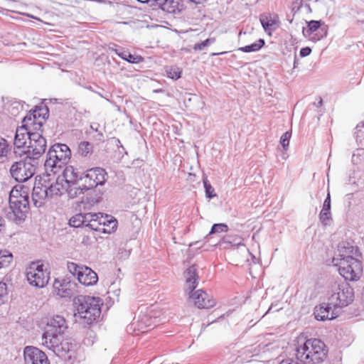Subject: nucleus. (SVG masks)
<instances>
[{"label": "nucleus", "mask_w": 364, "mask_h": 364, "mask_svg": "<svg viewBox=\"0 0 364 364\" xmlns=\"http://www.w3.org/2000/svg\"><path fill=\"white\" fill-rule=\"evenodd\" d=\"M23 355L26 364H50L45 353L33 346H26Z\"/></svg>", "instance_id": "nucleus-12"}, {"label": "nucleus", "mask_w": 364, "mask_h": 364, "mask_svg": "<svg viewBox=\"0 0 364 364\" xmlns=\"http://www.w3.org/2000/svg\"><path fill=\"white\" fill-rule=\"evenodd\" d=\"M13 259V255L9 250L0 251V268L7 267Z\"/></svg>", "instance_id": "nucleus-33"}, {"label": "nucleus", "mask_w": 364, "mask_h": 364, "mask_svg": "<svg viewBox=\"0 0 364 364\" xmlns=\"http://www.w3.org/2000/svg\"><path fill=\"white\" fill-rule=\"evenodd\" d=\"M215 42V38H209L201 43L195 44L193 46V49L195 50H202L205 48L209 46L210 45L214 43Z\"/></svg>", "instance_id": "nucleus-41"}, {"label": "nucleus", "mask_w": 364, "mask_h": 364, "mask_svg": "<svg viewBox=\"0 0 364 364\" xmlns=\"http://www.w3.org/2000/svg\"><path fill=\"white\" fill-rule=\"evenodd\" d=\"M107 178V173L105 170L100 167H95L87 170L83 176L80 175V181L84 183L86 190H90L97 186L105 184Z\"/></svg>", "instance_id": "nucleus-9"}, {"label": "nucleus", "mask_w": 364, "mask_h": 364, "mask_svg": "<svg viewBox=\"0 0 364 364\" xmlns=\"http://www.w3.org/2000/svg\"><path fill=\"white\" fill-rule=\"evenodd\" d=\"M4 219L0 216V232L4 230Z\"/></svg>", "instance_id": "nucleus-50"}, {"label": "nucleus", "mask_w": 364, "mask_h": 364, "mask_svg": "<svg viewBox=\"0 0 364 364\" xmlns=\"http://www.w3.org/2000/svg\"><path fill=\"white\" fill-rule=\"evenodd\" d=\"M137 1L141 3H144V4L151 1V0H137Z\"/></svg>", "instance_id": "nucleus-55"}, {"label": "nucleus", "mask_w": 364, "mask_h": 364, "mask_svg": "<svg viewBox=\"0 0 364 364\" xmlns=\"http://www.w3.org/2000/svg\"><path fill=\"white\" fill-rule=\"evenodd\" d=\"M260 21L264 29L267 31H273L276 28V21L270 16H261Z\"/></svg>", "instance_id": "nucleus-32"}, {"label": "nucleus", "mask_w": 364, "mask_h": 364, "mask_svg": "<svg viewBox=\"0 0 364 364\" xmlns=\"http://www.w3.org/2000/svg\"><path fill=\"white\" fill-rule=\"evenodd\" d=\"M331 219V196L328 193L327 196L323 202L322 210L319 214V220L323 225H327L328 221Z\"/></svg>", "instance_id": "nucleus-26"}, {"label": "nucleus", "mask_w": 364, "mask_h": 364, "mask_svg": "<svg viewBox=\"0 0 364 364\" xmlns=\"http://www.w3.org/2000/svg\"><path fill=\"white\" fill-rule=\"evenodd\" d=\"M153 319L146 315L139 316L136 321L132 323L130 328L134 331H137L139 333H146L151 329H153L154 325L152 323Z\"/></svg>", "instance_id": "nucleus-18"}, {"label": "nucleus", "mask_w": 364, "mask_h": 364, "mask_svg": "<svg viewBox=\"0 0 364 364\" xmlns=\"http://www.w3.org/2000/svg\"><path fill=\"white\" fill-rule=\"evenodd\" d=\"M311 49L309 47L302 48L300 50L299 54L301 57H306L310 55Z\"/></svg>", "instance_id": "nucleus-47"}, {"label": "nucleus", "mask_w": 364, "mask_h": 364, "mask_svg": "<svg viewBox=\"0 0 364 364\" xmlns=\"http://www.w3.org/2000/svg\"><path fill=\"white\" fill-rule=\"evenodd\" d=\"M163 10L167 11L168 13H176L178 11V2L175 0H167L161 6Z\"/></svg>", "instance_id": "nucleus-35"}, {"label": "nucleus", "mask_w": 364, "mask_h": 364, "mask_svg": "<svg viewBox=\"0 0 364 364\" xmlns=\"http://www.w3.org/2000/svg\"><path fill=\"white\" fill-rule=\"evenodd\" d=\"M47 146L46 139L38 132H33L29 135V144L27 152L31 154L34 160L38 159L46 151Z\"/></svg>", "instance_id": "nucleus-10"}, {"label": "nucleus", "mask_w": 364, "mask_h": 364, "mask_svg": "<svg viewBox=\"0 0 364 364\" xmlns=\"http://www.w3.org/2000/svg\"><path fill=\"white\" fill-rule=\"evenodd\" d=\"M38 124L39 126H42V123H41V122H38Z\"/></svg>", "instance_id": "nucleus-59"}, {"label": "nucleus", "mask_w": 364, "mask_h": 364, "mask_svg": "<svg viewBox=\"0 0 364 364\" xmlns=\"http://www.w3.org/2000/svg\"><path fill=\"white\" fill-rule=\"evenodd\" d=\"M332 291L328 301L335 309L347 306L354 300L353 289L347 282L337 284Z\"/></svg>", "instance_id": "nucleus-6"}, {"label": "nucleus", "mask_w": 364, "mask_h": 364, "mask_svg": "<svg viewBox=\"0 0 364 364\" xmlns=\"http://www.w3.org/2000/svg\"><path fill=\"white\" fill-rule=\"evenodd\" d=\"M228 231V226L225 223H216L214 224L209 232V235L220 233V232H226Z\"/></svg>", "instance_id": "nucleus-38"}, {"label": "nucleus", "mask_w": 364, "mask_h": 364, "mask_svg": "<svg viewBox=\"0 0 364 364\" xmlns=\"http://www.w3.org/2000/svg\"><path fill=\"white\" fill-rule=\"evenodd\" d=\"M291 136V132H286L282 135L280 138V143L284 149H287V148L289 146Z\"/></svg>", "instance_id": "nucleus-45"}, {"label": "nucleus", "mask_w": 364, "mask_h": 364, "mask_svg": "<svg viewBox=\"0 0 364 364\" xmlns=\"http://www.w3.org/2000/svg\"><path fill=\"white\" fill-rule=\"evenodd\" d=\"M68 326L65 318L60 316H53L48 322L47 328L45 332L49 334L62 335L66 331Z\"/></svg>", "instance_id": "nucleus-15"}, {"label": "nucleus", "mask_w": 364, "mask_h": 364, "mask_svg": "<svg viewBox=\"0 0 364 364\" xmlns=\"http://www.w3.org/2000/svg\"><path fill=\"white\" fill-rule=\"evenodd\" d=\"M87 200H88L87 201V203L90 205H93L94 204L97 203L98 202L97 200H95V199H92L90 201V199L89 198H87Z\"/></svg>", "instance_id": "nucleus-51"}, {"label": "nucleus", "mask_w": 364, "mask_h": 364, "mask_svg": "<svg viewBox=\"0 0 364 364\" xmlns=\"http://www.w3.org/2000/svg\"><path fill=\"white\" fill-rule=\"evenodd\" d=\"M128 52L127 51H122L120 53H118V55L122 58V59L125 60L127 59Z\"/></svg>", "instance_id": "nucleus-49"}, {"label": "nucleus", "mask_w": 364, "mask_h": 364, "mask_svg": "<svg viewBox=\"0 0 364 364\" xmlns=\"http://www.w3.org/2000/svg\"><path fill=\"white\" fill-rule=\"evenodd\" d=\"M264 41L260 38L250 45L240 48L239 50L244 53L256 52L261 49L264 46Z\"/></svg>", "instance_id": "nucleus-31"}, {"label": "nucleus", "mask_w": 364, "mask_h": 364, "mask_svg": "<svg viewBox=\"0 0 364 364\" xmlns=\"http://www.w3.org/2000/svg\"><path fill=\"white\" fill-rule=\"evenodd\" d=\"M36 161L31 156L14 162L10 168V173L16 181L26 182L36 173Z\"/></svg>", "instance_id": "nucleus-5"}, {"label": "nucleus", "mask_w": 364, "mask_h": 364, "mask_svg": "<svg viewBox=\"0 0 364 364\" xmlns=\"http://www.w3.org/2000/svg\"><path fill=\"white\" fill-rule=\"evenodd\" d=\"M7 285L4 282H0V305L3 304L7 299Z\"/></svg>", "instance_id": "nucleus-44"}, {"label": "nucleus", "mask_w": 364, "mask_h": 364, "mask_svg": "<svg viewBox=\"0 0 364 364\" xmlns=\"http://www.w3.org/2000/svg\"><path fill=\"white\" fill-rule=\"evenodd\" d=\"M328 349L320 339H307L302 345L296 348V358L309 364L321 363L327 357Z\"/></svg>", "instance_id": "nucleus-2"}, {"label": "nucleus", "mask_w": 364, "mask_h": 364, "mask_svg": "<svg viewBox=\"0 0 364 364\" xmlns=\"http://www.w3.org/2000/svg\"><path fill=\"white\" fill-rule=\"evenodd\" d=\"M220 245H230L232 247L236 248H242L248 254H251L249 250L245 247L243 243V239L238 235H227L224 237L220 242Z\"/></svg>", "instance_id": "nucleus-25"}, {"label": "nucleus", "mask_w": 364, "mask_h": 364, "mask_svg": "<svg viewBox=\"0 0 364 364\" xmlns=\"http://www.w3.org/2000/svg\"><path fill=\"white\" fill-rule=\"evenodd\" d=\"M90 215L93 217L91 218L92 220H90V221L86 223V227H88L93 230L101 232L103 223V222H102V213H90Z\"/></svg>", "instance_id": "nucleus-29"}, {"label": "nucleus", "mask_w": 364, "mask_h": 364, "mask_svg": "<svg viewBox=\"0 0 364 364\" xmlns=\"http://www.w3.org/2000/svg\"><path fill=\"white\" fill-rule=\"evenodd\" d=\"M102 304L100 297L80 295L74 299L77 314L89 324L100 317Z\"/></svg>", "instance_id": "nucleus-3"}, {"label": "nucleus", "mask_w": 364, "mask_h": 364, "mask_svg": "<svg viewBox=\"0 0 364 364\" xmlns=\"http://www.w3.org/2000/svg\"><path fill=\"white\" fill-rule=\"evenodd\" d=\"M84 191H87L84 187V183L80 185L78 183L74 184H69V186H65V192L68 193L69 198H74L77 197L78 195L83 193Z\"/></svg>", "instance_id": "nucleus-30"}, {"label": "nucleus", "mask_w": 364, "mask_h": 364, "mask_svg": "<svg viewBox=\"0 0 364 364\" xmlns=\"http://www.w3.org/2000/svg\"><path fill=\"white\" fill-rule=\"evenodd\" d=\"M126 60L131 63H139L143 62L144 58L141 55H134L128 53Z\"/></svg>", "instance_id": "nucleus-46"}, {"label": "nucleus", "mask_w": 364, "mask_h": 364, "mask_svg": "<svg viewBox=\"0 0 364 364\" xmlns=\"http://www.w3.org/2000/svg\"><path fill=\"white\" fill-rule=\"evenodd\" d=\"M272 309V306H271L268 310V312L270 311Z\"/></svg>", "instance_id": "nucleus-58"}, {"label": "nucleus", "mask_w": 364, "mask_h": 364, "mask_svg": "<svg viewBox=\"0 0 364 364\" xmlns=\"http://www.w3.org/2000/svg\"><path fill=\"white\" fill-rule=\"evenodd\" d=\"M9 146L7 141L0 136V157L6 156L9 151Z\"/></svg>", "instance_id": "nucleus-42"}, {"label": "nucleus", "mask_w": 364, "mask_h": 364, "mask_svg": "<svg viewBox=\"0 0 364 364\" xmlns=\"http://www.w3.org/2000/svg\"><path fill=\"white\" fill-rule=\"evenodd\" d=\"M187 289L192 292L198 286V276L195 265L189 267L184 272Z\"/></svg>", "instance_id": "nucleus-22"}, {"label": "nucleus", "mask_w": 364, "mask_h": 364, "mask_svg": "<svg viewBox=\"0 0 364 364\" xmlns=\"http://www.w3.org/2000/svg\"><path fill=\"white\" fill-rule=\"evenodd\" d=\"M300 7L301 9H305L306 11V12H308V13H311V9L309 4H301Z\"/></svg>", "instance_id": "nucleus-48"}, {"label": "nucleus", "mask_w": 364, "mask_h": 364, "mask_svg": "<svg viewBox=\"0 0 364 364\" xmlns=\"http://www.w3.org/2000/svg\"><path fill=\"white\" fill-rule=\"evenodd\" d=\"M53 286L57 294L60 296L65 297L69 294L68 292V289L64 288V284H60V282L56 280Z\"/></svg>", "instance_id": "nucleus-39"}, {"label": "nucleus", "mask_w": 364, "mask_h": 364, "mask_svg": "<svg viewBox=\"0 0 364 364\" xmlns=\"http://www.w3.org/2000/svg\"><path fill=\"white\" fill-rule=\"evenodd\" d=\"M48 189L44 184L41 186H35L32 193V200L36 207H41L46 200H50L48 195Z\"/></svg>", "instance_id": "nucleus-19"}, {"label": "nucleus", "mask_w": 364, "mask_h": 364, "mask_svg": "<svg viewBox=\"0 0 364 364\" xmlns=\"http://www.w3.org/2000/svg\"><path fill=\"white\" fill-rule=\"evenodd\" d=\"M71 156V151L69 147L65 144H55L49 149L46 159L44 164L46 172L48 176L50 173L55 174L67 163Z\"/></svg>", "instance_id": "nucleus-4"}, {"label": "nucleus", "mask_w": 364, "mask_h": 364, "mask_svg": "<svg viewBox=\"0 0 364 364\" xmlns=\"http://www.w3.org/2000/svg\"><path fill=\"white\" fill-rule=\"evenodd\" d=\"M357 255L358 249L353 246L345 247V250L341 258H333V262L338 267L339 274L346 279L349 281H357L360 279L363 267L359 259L355 258L349 254L353 253Z\"/></svg>", "instance_id": "nucleus-1"}, {"label": "nucleus", "mask_w": 364, "mask_h": 364, "mask_svg": "<svg viewBox=\"0 0 364 364\" xmlns=\"http://www.w3.org/2000/svg\"><path fill=\"white\" fill-rule=\"evenodd\" d=\"M189 1H192V2L195 3V4H203L207 0H189Z\"/></svg>", "instance_id": "nucleus-52"}, {"label": "nucleus", "mask_w": 364, "mask_h": 364, "mask_svg": "<svg viewBox=\"0 0 364 364\" xmlns=\"http://www.w3.org/2000/svg\"><path fill=\"white\" fill-rule=\"evenodd\" d=\"M75 345L67 341L60 342L59 345V353H54L57 356L65 360H70L74 357Z\"/></svg>", "instance_id": "nucleus-24"}, {"label": "nucleus", "mask_w": 364, "mask_h": 364, "mask_svg": "<svg viewBox=\"0 0 364 364\" xmlns=\"http://www.w3.org/2000/svg\"><path fill=\"white\" fill-rule=\"evenodd\" d=\"M167 76L173 80H178L181 77V70L177 67H170L166 69Z\"/></svg>", "instance_id": "nucleus-37"}, {"label": "nucleus", "mask_w": 364, "mask_h": 364, "mask_svg": "<svg viewBox=\"0 0 364 364\" xmlns=\"http://www.w3.org/2000/svg\"><path fill=\"white\" fill-rule=\"evenodd\" d=\"M203 185L207 198L211 199L216 196L214 188L212 187L207 178L203 180Z\"/></svg>", "instance_id": "nucleus-40"}, {"label": "nucleus", "mask_w": 364, "mask_h": 364, "mask_svg": "<svg viewBox=\"0 0 364 364\" xmlns=\"http://www.w3.org/2000/svg\"><path fill=\"white\" fill-rule=\"evenodd\" d=\"M223 53H213V55H220V54H223Z\"/></svg>", "instance_id": "nucleus-57"}, {"label": "nucleus", "mask_w": 364, "mask_h": 364, "mask_svg": "<svg viewBox=\"0 0 364 364\" xmlns=\"http://www.w3.org/2000/svg\"><path fill=\"white\" fill-rule=\"evenodd\" d=\"M9 208L11 211L8 213L9 218L16 223H21L24 221L28 212V200L23 199L19 201L9 202Z\"/></svg>", "instance_id": "nucleus-11"}, {"label": "nucleus", "mask_w": 364, "mask_h": 364, "mask_svg": "<svg viewBox=\"0 0 364 364\" xmlns=\"http://www.w3.org/2000/svg\"><path fill=\"white\" fill-rule=\"evenodd\" d=\"M109 49H111V50H114V51L116 53V54H117V55H118V53H120L122 52V51H120L119 50H118V49H114V48H112V47H110V48H109Z\"/></svg>", "instance_id": "nucleus-54"}, {"label": "nucleus", "mask_w": 364, "mask_h": 364, "mask_svg": "<svg viewBox=\"0 0 364 364\" xmlns=\"http://www.w3.org/2000/svg\"><path fill=\"white\" fill-rule=\"evenodd\" d=\"M322 105V100L320 99L319 102H318V105Z\"/></svg>", "instance_id": "nucleus-56"}, {"label": "nucleus", "mask_w": 364, "mask_h": 364, "mask_svg": "<svg viewBox=\"0 0 364 364\" xmlns=\"http://www.w3.org/2000/svg\"><path fill=\"white\" fill-rule=\"evenodd\" d=\"M107 221L108 225H107L105 228L106 222H103L101 232L104 233H111L117 229V220L113 218H110L109 220H107Z\"/></svg>", "instance_id": "nucleus-34"}, {"label": "nucleus", "mask_w": 364, "mask_h": 364, "mask_svg": "<svg viewBox=\"0 0 364 364\" xmlns=\"http://www.w3.org/2000/svg\"><path fill=\"white\" fill-rule=\"evenodd\" d=\"M60 181H63L65 186L74 184L80 181L79 173L72 166H67L63 173V175L58 176Z\"/></svg>", "instance_id": "nucleus-21"}, {"label": "nucleus", "mask_w": 364, "mask_h": 364, "mask_svg": "<svg viewBox=\"0 0 364 364\" xmlns=\"http://www.w3.org/2000/svg\"><path fill=\"white\" fill-rule=\"evenodd\" d=\"M92 217L90 213L76 214L70 219L69 225L74 228L86 227V223L90 221Z\"/></svg>", "instance_id": "nucleus-28"}, {"label": "nucleus", "mask_w": 364, "mask_h": 364, "mask_svg": "<svg viewBox=\"0 0 364 364\" xmlns=\"http://www.w3.org/2000/svg\"><path fill=\"white\" fill-rule=\"evenodd\" d=\"M23 199L28 200V196L26 188L22 186H20L19 187L18 186H16L10 191L9 198V202L19 201L22 200Z\"/></svg>", "instance_id": "nucleus-27"}, {"label": "nucleus", "mask_w": 364, "mask_h": 364, "mask_svg": "<svg viewBox=\"0 0 364 364\" xmlns=\"http://www.w3.org/2000/svg\"><path fill=\"white\" fill-rule=\"evenodd\" d=\"M44 183L45 187L48 189L47 193L50 200L54 197L60 196L65 192V185L63 181H60L58 176L54 183L46 184V180H44Z\"/></svg>", "instance_id": "nucleus-20"}, {"label": "nucleus", "mask_w": 364, "mask_h": 364, "mask_svg": "<svg viewBox=\"0 0 364 364\" xmlns=\"http://www.w3.org/2000/svg\"><path fill=\"white\" fill-rule=\"evenodd\" d=\"M189 299L198 309H209L213 307L215 304L213 297L202 289H198L191 293Z\"/></svg>", "instance_id": "nucleus-14"}, {"label": "nucleus", "mask_w": 364, "mask_h": 364, "mask_svg": "<svg viewBox=\"0 0 364 364\" xmlns=\"http://www.w3.org/2000/svg\"><path fill=\"white\" fill-rule=\"evenodd\" d=\"M26 274L29 284L36 287H45L50 278V272L44 268L41 261L31 262L26 268Z\"/></svg>", "instance_id": "nucleus-7"}, {"label": "nucleus", "mask_w": 364, "mask_h": 364, "mask_svg": "<svg viewBox=\"0 0 364 364\" xmlns=\"http://www.w3.org/2000/svg\"><path fill=\"white\" fill-rule=\"evenodd\" d=\"M84 266H79L77 264L74 262H68L67 264V268L68 272L72 274L73 275H77L78 277V273L81 272V268Z\"/></svg>", "instance_id": "nucleus-43"}, {"label": "nucleus", "mask_w": 364, "mask_h": 364, "mask_svg": "<svg viewBox=\"0 0 364 364\" xmlns=\"http://www.w3.org/2000/svg\"><path fill=\"white\" fill-rule=\"evenodd\" d=\"M306 23L308 26L306 28H303V33L306 37H309L310 40L316 42L327 35L326 30L321 27L320 21L311 20Z\"/></svg>", "instance_id": "nucleus-13"}, {"label": "nucleus", "mask_w": 364, "mask_h": 364, "mask_svg": "<svg viewBox=\"0 0 364 364\" xmlns=\"http://www.w3.org/2000/svg\"><path fill=\"white\" fill-rule=\"evenodd\" d=\"M77 279L85 286H92L97 284L98 277L91 268L84 266L81 268V272L78 273Z\"/></svg>", "instance_id": "nucleus-17"}, {"label": "nucleus", "mask_w": 364, "mask_h": 364, "mask_svg": "<svg viewBox=\"0 0 364 364\" xmlns=\"http://www.w3.org/2000/svg\"><path fill=\"white\" fill-rule=\"evenodd\" d=\"M92 151V145L88 141L80 142L78 146V152L83 156H87L91 154Z\"/></svg>", "instance_id": "nucleus-36"}, {"label": "nucleus", "mask_w": 364, "mask_h": 364, "mask_svg": "<svg viewBox=\"0 0 364 364\" xmlns=\"http://www.w3.org/2000/svg\"><path fill=\"white\" fill-rule=\"evenodd\" d=\"M58 336L59 335L55 334H49L48 336L46 334V332H44L42 336L43 345L53 353H59V345L60 342Z\"/></svg>", "instance_id": "nucleus-23"}, {"label": "nucleus", "mask_w": 364, "mask_h": 364, "mask_svg": "<svg viewBox=\"0 0 364 364\" xmlns=\"http://www.w3.org/2000/svg\"><path fill=\"white\" fill-rule=\"evenodd\" d=\"M39 110L30 111L23 119L22 126L18 127L16 131L14 137V145L17 148L23 147L26 144V139L29 140V135L33 132H31L28 127L31 124H35V120L37 117L41 116Z\"/></svg>", "instance_id": "nucleus-8"}, {"label": "nucleus", "mask_w": 364, "mask_h": 364, "mask_svg": "<svg viewBox=\"0 0 364 364\" xmlns=\"http://www.w3.org/2000/svg\"><path fill=\"white\" fill-rule=\"evenodd\" d=\"M107 220H109V216H108V215H106V217H105V218H102V222H106V225H108V223H107ZM106 226H107V225H105V227H106Z\"/></svg>", "instance_id": "nucleus-53"}, {"label": "nucleus", "mask_w": 364, "mask_h": 364, "mask_svg": "<svg viewBox=\"0 0 364 364\" xmlns=\"http://www.w3.org/2000/svg\"><path fill=\"white\" fill-rule=\"evenodd\" d=\"M333 304L323 303L314 308V315L318 321L332 320L338 316V314L334 309L332 310Z\"/></svg>", "instance_id": "nucleus-16"}]
</instances>
